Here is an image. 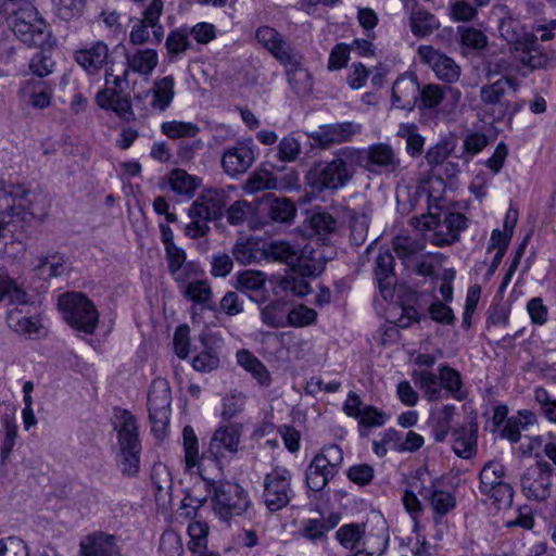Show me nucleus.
<instances>
[{"mask_svg": "<svg viewBox=\"0 0 556 556\" xmlns=\"http://www.w3.org/2000/svg\"><path fill=\"white\" fill-rule=\"evenodd\" d=\"M8 301L7 323L14 332L27 337L39 333L42 325L36 311L35 302L0 269V300Z\"/></svg>", "mask_w": 556, "mask_h": 556, "instance_id": "f257e3e1", "label": "nucleus"}, {"mask_svg": "<svg viewBox=\"0 0 556 556\" xmlns=\"http://www.w3.org/2000/svg\"><path fill=\"white\" fill-rule=\"evenodd\" d=\"M229 195L224 189H205L190 205L188 216L191 222L185 227L186 236L198 239L211 230L208 222L220 219Z\"/></svg>", "mask_w": 556, "mask_h": 556, "instance_id": "f03ea898", "label": "nucleus"}, {"mask_svg": "<svg viewBox=\"0 0 556 556\" xmlns=\"http://www.w3.org/2000/svg\"><path fill=\"white\" fill-rule=\"evenodd\" d=\"M115 418L114 429L119 446L117 465L124 476L135 477L140 469L141 451L137 420L126 409L116 410Z\"/></svg>", "mask_w": 556, "mask_h": 556, "instance_id": "7ed1b4c3", "label": "nucleus"}, {"mask_svg": "<svg viewBox=\"0 0 556 556\" xmlns=\"http://www.w3.org/2000/svg\"><path fill=\"white\" fill-rule=\"evenodd\" d=\"M519 89V81L514 76L503 75L497 80L483 85L480 88V102L483 111L493 122H501L506 116L513 117L519 110V104H514L511 97Z\"/></svg>", "mask_w": 556, "mask_h": 556, "instance_id": "20e7f679", "label": "nucleus"}, {"mask_svg": "<svg viewBox=\"0 0 556 556\" xmlns=\"http://www.w3.org/2000/svg\"><path fill=\"white\" fill-rule=\"evenodd\" d=\"M9 25L14 35L28 47L42 46L49 36L46 21L31 3H24L18 9H12Z\"/></svg>", "mask_w": 556, "mask_h": 556, "instance_id": "39448f33", "label": "nucleus"}, {"mask_svg": "<svg viewBox=\"0 0 556 556\" xmlns=\"http://www.w3.org/2000/svg\"><path fill=\"white\" fill-rule=\"evenodd\" d=\"M212 506L215 515L223 521L242 516L251 506L249 493L238 483L213 482Z\"/></svg>", "mask_w": 556, "mask_h": 556, "instance_id": "423d86ee", "label": "nucleus"}, {"mask_svg": "<svg viewBox=\"0 0 556 556\" xmlns=\"http://www.w3.org/2000/svg\"><path fill=\"white\" fill-rule=\"evenodd\" d=\"M479 491L498 509L513 505L514 489L505 481V467L497 460L485 463L479 473Z\"/></svg>", "mask_w": 556, "mask_h": 556, "instance_id": "0eeeda50", "label": "nucleus"}, {"mask_svg": "<svg viewBox=\"0 0 556 556\" xmlns=\"http://www.w3.org/2000/svg\"><path fill=\"white\" fill-rule=\"evenodd\" d=\"M265 260L285 263L290 268H298L303 275H316L319 271L312 248L306 245L301 249L285 240L266 243Z\"/></svg>", "mask_w": 556, "mask_h": 556, "instance_id": "6e6552de", "label": "nucleus"}, {"mask_svg": "<svg viewBox=\"0 0 556 556\" xmlns=\"http://www.w3.org/2000/svg\"><path fill=\"white\" fill-rule=\"evenodd\" d=\"M59 306L65 320L74 328L87 334H92L98 325L99 313L85 294L78 292L65 293L59 300Z\"/></svg>", "mask_w": 556, "mask_h": 556, "instance_id": "1a4fd4ad", "label": "nucleus"}, {"mask_svg": "<svg viewBox=\"0 0 556 556\" xmlns=\"http://www.w3.org/2000/svg\"><path fill=\"white\" fill-rule=\"evenodd\" d=\"M292 473L283 466H275L263 479L262 501L270 513L287 507L295 496L292 489Z\"/></svg>", "mask_w": 556, "mask_h": 556, "instance_id": "9d476101", "label": "nucleus"}, {"mask_svg": "<svg viewBox=\"0 0 556 556\" xmlns=\"http://www.w3.org/2000/svg\"><path fill=\"white\" fill-rule=\"evenodd\" d=\"M28 190L21 185L0 186V239L8 238L11 229V218L25 219L33 215L26 197Z\"/></svg>", "mask_w": 556, "mask_h": 556, "instance_id": "9b49d317", "label": "nucleus"}, {"mask_svg": "<svg viewBox=\"0 0 556 556\" xmlns=\"http://www.w3.org/2000/svg\"><path fill=\"white\" fill-rule=\"evenodd\" d=\"M554 468L546 460H538L520 475V489L529 501L544 502L552 493Z\"/></svg>", "mask_w": 556, "mask_h": 556, "instance_id": "f8f14e48", "label": "nucleus"}, {"mask_svg": "<svg viewBox=\"0 0 556 556\" xmlns=\"http://www.w3.org/2000/svg\"><path fill=\"white\" fill-rule=\"evenodd\" d=\"M172 392L168 382L164 379L153 380L148 394V410L151 430L162 435L169 421Z\"/></svg>", "mask_w": 556, "mask_h": 556, "instance_id": "ddd939ff", "label": "nucleus"}, {"mask_svg": "<svg viewBox=\"0 0 556 556\" xmlns=\"http://www.w3.org/2000/svg\"><path fill=\"white\" fill-rule=\"evenodd\" d=\"M243 426L238 422L220 425L213 433L206 455L219 466L232 458L239 450Z\"/></svg>", "mask_w": 556, "mask_h": 556, "instance_id": "4468645a", "label": "nucleus"}, {"mask_svg": "<svg viewBox=\"0 0 556 556\" xmlns=\"http://www.w3.org/2000/svg\"><path fill=\"white\" fill-rule=\"evenodd\" d=\"M346 154L337 155L334 160L326 164H317L306 175L307 184L314 191L337 189L343 186L348 178Z\"/></svg>", "mask_w": 556, "mask_h": 556, "instance_id": "2eb2a0df", "label": "nucleus"}, {"mask_svg": "<svg viewBox=\"0 0 556 556\" xmlns=\"http://www.w3.org/2000/svg\"><path fill=\"white\" fill-rule=\"evenodd\" d=\"M350 417L357 420V431L361 438H367L374 428L384 426L389 418L386 412L364 404L353 392H350Z\"/></svg>", "mask_w": 556, "mask_h": 556, "instance_id": "dca6fc26", "label": "nucleus"}, {"mask_svg": "<svg viewBox=\"0 0 556 556\" xmlns=\"http://www.w3.org/2000/svg\"><path fill=\"white\" fill-rule=\"evenodd\" d=\"M366 155L365 168L372 174L397 176L402 170V161L389 144H372L366 151Z\"/></svg>", "mask_w": 556, "mask_h": 556, "instance_id": "f3484780", "label": "nucleus"}, {"mask_svg": "<svg viewBox=\"0 0 556 556\" xmlns=\"http://www.w3.org/2000/svg\"><path fill=\"white\" fill-rule=\"evenodd\" d=\"M514 53H516L518 61L530 71L547 70L556 63V52L539 43L535 34L531 40L528 39V42L519 47Z\"/></svg>", "mask_w": 556, "mask_h": 556, "instance_id": "a211bd4d", "label": "nucleus"}, {"mask_svg": "<svg viewBox=\"0 0 556 556\" xmlns=\"http://www.w3.org/2000/svg\"><path fill=\"white\" fill-rule=\"evenodd\" d=\"M255 161L254 146L248 142H237L225 149L222 156V167L230 177H238L248 172Z\"/></svg>", "mask_w": 556, "mask_h": 556, "instance_id": "6ab92c4d", "label": "nucleus"}, {"mask_svg": "<svg viewBox=\"0 0 556 556\" xmlns=\"http://www.w3.org/2000/svg\"><path fill=\"white\" fill-rule=\"evenodd\" d=\"M418 55L421 62L432 68L440 80L452 84L459 79L460 67L446 54L441 53L431 46H420L418 48Z\"/></svg>", "mask_w": 556, "mask_h": 556, "instance_id": "aec40b11", "label": "nucleus"}, {"mask_svg": "<svg viewBox=\"0 0 556 556\" xmlns=\"http://www.w3.org/2000/svg\"><path fill=\"white\" fill-rule=\"evenodd\" d=\"M420 85L417 75L406 72L399 76L392 87V105L396 109L412 111L418 103Z\"/></svg>", "mask_w": 556, "mask_h": 556, "instance_id": "412c9836", "label": "nucleus"}, {"mask_svg": "<svg viewBox=\"0 0 556 556\" xmlns=\"http://www.w3.org/2000/svg\"><path fill=\"white\" fill-rule=\"evenodd\" d=\"M74 59L88 75H97L109 59V47L104 41H96L74 52Z\"/></svg>", "mask_w": 556, "mask_h": 556, "instance_id": "4be33fe9", "label": "nucleus"}, {"mask_svg": "<svg viewBox=\"0 0 556 556\" xmlns=\"http://www.w3.org/2000/svg\"><path fill=\"white\" fill-rule=\"evenodd\" d=\"M255 37L280 63L295 62L294 50L276 29L269 26H262L256 30Z\"/></svg>", "mask_w": 556, "mask_h": 556, "instance_id": "5701e85b", "label": "nucleus"}, {"mask_svg": "<svg viewBox=\"0 0 556 556\" xmlns=\"http://www.w3.org/2000/svg\"><path fill=\"white\" fill-rule=\"evenodd\" d=\"M52 93V87L39 78L27 79L23 81L20 88V96L23 101L39 110L50 105Z\"/></svg>", "mask_w": 556, "mask_h": 556, "instance_id": "b1692460", "label": "nucleus"}, {"mask_svg": "<svg viewBox=\"0 0 556 556\" xmlns=\"http://www.w3.org/2000/svg\"><path fill=\"white\" fill-rule=\"evenodd\" d=\"M340 520L341 516L338 513H331L326 519L324 517L304 519L299 531L303 538L313 543L325 542L327 533L336 528Z\"/></svg>", "mask_w": 556, "mask_h": 556, "instance_id": "393cba45", "label": "nucleus"}, {"mask_svg": "<svg viewBox=\"0 0 556 556\" xmlns=\"http://www.w3.org/2000/svg\"><path fill=\"white\" fill-rule=\"evenodd\" d=\"M81 556H119L116 538L98 532L86 536L80 542Z\"/></svg>", "mask_w": 556, "mask_h": 556, "instance_id": "a878e982", "label": "nucleus"}, {"mask_svg": "<svg viewBox=\"0 0 556 556\" xmlns=\"http://www.w3.org/2000/svg\"><path fill=\"white\" fill-rule=\"evenodd\" d=\"M452 448L464 459L471 458L477 453L478 425L470 422L452 431Z\"/></svg>", "mask_w": 556, "mask_h": 556, "instance_id": "bb28decb", "label": "nucleus"}, {"mask_svg": "<svg viewBox=\"0 0 556 556\" xmlns=\"http://www.w3.org/2000/svg\"><path fill=\"white\" fill-rule=\"evenodd\" d=\"M498 33L511 52H515L519 47L526 45L528 39L531 40L534 35L532 31L527 30L525 25L511 15L504 16L498 24Z\"/></svg>", "mask_w": 556, "mask_h": 556, "instance_id": "cd10ccee", "label": "nucleus"}, {"mask_svg": "<svg viewBox=\"0 0 556 556\" xmlns=\"http://www.w3.org/2000/svg\"><path fill=\"white\" fill-rule=\"evenodd\" d=\"M96 102L101 109L111 110L125 121L135 117L130 101L126 97H122L116 89L104 88L98 91Z\"/></svg>", "mask_w": 556, "mask_h": 556, "instance_id": "c85d7f7f", "label": "nucleus"}, {"mask_svg": "<svg viewBox=\"0 0 556 556\" xmlns=\"http://www.w3.org/2000/svg\"><path fill=\"white\" fill-rule=\"evenodd\" d=\"M375 276L383 299L387 300L392 296L396 278L394 275V258L390 251L387 250L378 255Z\"/></svg>", "mask_w": 556, "mask_h": 556, "instance_id": "c756f323", "label": "nucleus"}, {"mask_svg": "<svg viewBox=\"0 0 556 556\" xmlns=\"http://www.w3.org/2000/svg\"><path fill=\"white\" fill-rule=\"evenodd\" d=\"M232 255L236 261L243 265L265 260V244L254 238H239L233 248Z\"/></svg>", "mask_w": 556, "mask_h": 556, "instance_id": "7c9ffc66", "label": "nucleus"}, {"mask_svg": "<svg viewBox=\"0 0 556 556\" xmlns=\"http://www.w3.org/2000/svg\"><path fill=\"white\" fill-rule=\"evenodd\" d=\"M175 79L172 75L156 79L147 94H152L151 108L154 111L164 112L175 97Z\"/></svg>", "mask_w": 556, "mask_h": 556, "instance_id": "2f4dec72", "label": "nucleus"}, {"mask_svg": "<svg viewBox=\"0 0 556 556\" xmlns=\"http://www.w3.org/2000/svg\"><path fill=\"white\" fill-rule=\"evenodd\" d=\"M166 55L169 63H175L192 48L188 34V26H180L170 30L165 40Z\"/></svg>", "mask_w": 556, "mask_h": 556, "instance_id": "473e14b6", "label": "nucleus"}, {"mask_svg": "<svg viewBox=\"0 0 556 556\" xmlns=\"http://www.w3.org/2000/svg\"><path fill=\"white\" fill-rule=\"evenodd\" d=\"M442 226L446 228L447 232L442 235L441 232L434 233L433 243L438 247H444L453 244L459 240V233L467 228V218L462 213H448L442 223Z\"/></svg>", "mask_w": 556, "mask_h": 556, "instance_id": "72a5a7b5", "label": "nucleus"}, {"mask_svg": "<svg viewBox=\"0 0 556 556\" xmlns=\"http://www.w3.org/2000/svg\"><path fill=\"white\" fill-rule=\"evenodd\" d=\"M151 482L154 488V496L157 503L165 504L172 498L173 480L168 467L163 463H156L151 469Z\"/></svg>", "mask_w": 556, "mask_h": 556, "instance_id": "f704fd0d", "label": "nucleus"}, {"mask_svg": "<svg viewBox=\"0 0 556 556\" xmlns=\"http://www.w3.org/2000/svg\"><path fill=\"white\" fill-rule=\"evenodd\" d=\"M536 422V415L531 410H519L517 415L507 418L501 430V438L510 443H517L521 438V431Z\"/></svg>", "mask_w": 556, "mask_h": 556, "instance_id": "c9c22d12", "label": "nucleus"}, {"mask_svg": "<svg viewBox=\"0 0 556 556\" xmlns=\"http://www.w3.org/2000/svg\"><path fill=\"white\" fill-rule=\"evenodd\" d=\"M455 410L456 407L451 404L431 410L429 424L437 442H443L446 439L451 430Z\"/></svg>", "mask_w": 556, "mask_h": 556, "instance_id": "e433bc0d", "label": "nucleus"}, {"mask_svg": "<svg viewBox=\"0 0 556 556\" xmlns=\"http://www.w3.org/2000/svg\"><path fill=\"white\" fill-rule=\"evenodd\" d=\"M442 391L445 390L453 399L463 401L467 397L462 375L458 370L448 365H441L438 368Z\"/></svg>", "mask_w": 556, "mask_h": 556, "instance_id": "4c0bfd02", "label": "nucleus"}, {"mask_svg": "<svg viewBox=\"0 0 556 556\" xmlns=\"http://www.w3.org/2000/svg\"><path fill=\"white\" fill-rule=\"evenodd\" d=\"M127 68L140 75H150L159 64V55L154 49H139L126 56Z\"/></svg>", "mask_w": 556, "mask_h": 556, "instance_id": "58836bf2", "label": "nucleus"}, {"mask_svg": "<svg viewBox=\"0 0 556 556\" xmlns=\"http://www.w3.org/2000/svg\"><path fill=\"white\" fill-rule=\"evenodd\" d=\"M180 292L189 301L204 305L211 311H215V306L212 305L213 291L206 280L195 279L190 281L184 286Z\"/></svg>", "mask_w": 556, "mask_h": 556, "instance_id": "ea45409f", "label": "nucleus"}, {"mask_svg": "<svg viewBox=\"0 0 556 556\" xmlns=\"http://www.w3.org/2000/svg\"><path fill=\"white\" fill-rule=\"evenodd\" d=\"M238 364L249 371L261 386L270 384V375L265 365L248 350L237 352Z\"/></svg>", "mask_w": 556, "mask_h": 556, "instance_id": "a19ab883", "label": "nucleus"}, {"mask_svg": "<svg viewBox=\"0 0 556 556\" xmlns=\"http://www.w3.org/2000/svg\"><path fill=\"white\" fill-rule=\"evenodd\" d=\"M36 270L43 278L61 277L70 271V263L64 255L54 253L39 257Z\"/></svg>", "mask_w": 556, "mask_h": 556, "instance_id": "79ce46f5", "label": "nucleus"}, {"mask_svg": "<svg viewBox=\"0 0 556 556\" xmlns=\"http://www.w3.org/2000/svg\"><path fill=\"white\" fill-rule=\"evenodd\" d=\"M294 63H281L287 67L288 81L295 93H306L311 87L309 73L300 64V55L294 52Z\"/></svg>", "mask_w": 556, "mask_h": 556, "instance_id": "37998d69", "label": "nucleus"}, {"mask_svg": "<svg viewBox=\"0 0 556 556\" xmlns=\"http://www.w3.org/2000/svg\"><path fill=\"white\" fill-rule=\"evenodd\" d=\"M409 25L412 33L417 37H425L439 28L437 17L422 9L416 8L410 12Z\"/></svg>", "mask_w": 556, "mask_h": 556, "instance_id": "c03bdc74", "label": "nucleus"}, {"mask_svg": "<svg viewBox=\"0 0 556 556\" xmlns=\"http://www.w3.org/2000/svg\"><path fill=\"white\" fill-rule=\"evenodd\" d=\"M413 380L422 390L428 401H437L442 397V386L439 375L428 370H415Z\"/></svg>", "mask_w": 556, "mask_h": 556, "instance_id": "a18cd8bd", "label": "nucleus"}, {"mask_svg": "<svg viewBox=\"0 0 556 556\" xmlns=\"http://www.w3.org/2000/svg\"><path fill=\"white\" fill-rule=\"evenodd\" d=\"M336 475L332 470H328L320 462L313 458L305 472L306 485L308 490L319 492L324 490Z\"/></svg>", "mask_w": 556, "mask_h": 556, "instance_id": "49530a36", "label": "nucleus"}, {"mask_svg": "<svg viewBox=\"0 0 556 556\" xmlns=\"http://www.w3.org/2000/svg\"><path fill=\"white\" fill-rule=\"evenodd\" d=\"M393 250L403 262L422 251L426 241L420 236L399 235L393 238Z\"/></svg>", "mask_w": 556, "mask_h": 556, "instance_id": "de8ad7c7", "label": "nucleus"}, {"mask_svg": "<svg viewBox=\"0 0 556 556\" xmlns=\"http://www.w3.org/2000/svg\"><path fill=\"white\" fill-rule=\"evenodd\" d=\"M421 495L429 501L435 515L441 517L447 515L456 506L455 496L447 491L431 489L425 490Z\"/></svg>", "mask_w": 556, "mask_h": 556, "instance_id": "09e8293b", "label": "nucleus"}, {"mask_svg": "<svg viewBox=\"0 0 556 556\" xmlns=\"http://www.w3.org/2000/svg\"><path fill=\"white\" fill-rule=\"evenodd\" d=\"M397 136L405 139L406 152L412 157H419L424 152L426 139L422 137L415 124H401Z\"/></svg>", "mask_w": 556, "mask_h": 556, "instance_id": "8fccbe9b", "label": "nucleus"}, {"mask_svg": "<svg viewBox=\"0 0 556 556\" xmlns=\"http://www.w3.org/2000/svg\"><path fill=\"white\" fill-rule=\"evenodd\" d=\"M296 210L289 199L275 198L267 203V216L271 222L287 224L295 216Z\"/></svg>", "mask_w": 556, "mask_h": 556, "instance_id": "3c124183", "label": "nucleus"}, {"mask_svg": "<svg viewBox=\"0 0 556 556\" xmlns=\"http://www.w3.org/2000/svg\"><path fill=\"white\" fill-rule=\"evenodd\" d=\"M445 98V87L435 84H428L420 87L418 97L419 109L430 112H438L440 104Z\"/></svg>", "mask_w": 556, "mask_h": 556, "instance_id": "603ef678", "label": "nucleus"}, {"mask_svg": "<svg viewBox=\"0 0 556 556\" xmlns=\"http://www.w3.org/2000/svg\"><path fill=\"white\" fill-rule=\"evenodd\" d=\"M287 304L280 301L268 303L261 309L262 321L273 328L287 326Z\"/></svg>", "mask_w": 556, "mask_h": 556, "instance_id": "864d4df0", "label": "nucleus"}, {"mask_svg": "<svg viewBox=\"0 0 556 556\" xmlns=\"http://www.w3.org/2000/svg\"><path fill=\"white\" fill-rule=\"evenodd\" d=\"M312 276L301 274L298 268H290V273L280 280L279 287L286 292L303 296L309 292V285L305 278Z\"/></svg>", "mask_w": 556, "mask_h": 556, "instance_id": "5fc2aeb1", "label": "nucleus"}, {"mask_svg": "<svg viewBox=\"0 0 556 556\" xmlns=\"http://www.w3.org/2000/svg\"><path fill=\"white\" fill-rule=\"evenodd\" d=\"M168 184L170 189L180 195L192 197L197 189L195 178L186 170L176 168L168 175Z\"/></svg>", "mask_w": 556, "mask_h": 556, "instance_id": "6e6d98bb", "label": "nucleus"}, {"mask_svg": "<svg viewBox=\"0 0 556 556\" xmlns=\"http://www.w3.org/2000/svg\"><path fill=\"white\" fill-rule=\"evenodd\" d=\"M162 132L169 139L193 138L200 128L197 124L181 121H168L161 125Z\"/></svg>", "mask_w": 556, "mask_h": 556, "instance_id": "4d7b16f0", "label": "nucleus"}, {"mask_svg": "<svg viewBox=\"0 0 556 556\" xmlns=\"http://www.w3.org/2000/svg\"><path fill=\"white\" fill-rule=\"evenodd\" d=\"M455 143L452 140H441L437 144L430 147L425 159L431 169L445 163L446 159L453 153Z\"/></svg>", "mask_w": 556, "mask_h": 556, "instance_id": "13d9d810", "label": "nucleus"}, {"mask_svg": "<svg viewBox=\"0 0 556 556\" xmlns=\"http://www.w3.org/2000/svg\"><path fill=\"white\" fill-rule=\"evenodd\" d=\"M369 217L365 213H350V244L359 245L367 238Z\"/></svg>", "mask_w": 556, "mask_h": 556, "instance_id": "bf43d9fd", "label": "nucleus"}, {"mask_svg": "<svg viewBox=\"0 0 556 556\" xmlns=\"http://www.w3.org/2000/svg\"><path fill=\"white\" fill-rule=\"evenodd\" d=\"M182 441L186 465L188 468H193L199 464V442L191 426H186L184 428Z\"/></svg>", "mask_w": 556, "mask_h": 556, "instance_id": "052dcab7", "label": "nucleus"}, {"mask_svg": "<svg viewBox=\"0 0 556 556\" xmlns=\"http://www.w3.org/2000/svg\"><path fill=\"white\" fill-rule=\"evenodd\" d=\"M317 318L315 309L305 305H298L292 309H288L287 326L305 327L312 325Z\"/></svg>", "mask_w": 556, "mask_h": 556, "instance_id": "680f3d73", "label": "nucleus"}, {"mask_svg": "<svg viewBox=\"0 0 556 556\" xmlns=\"http://www.w3.org/2000/svg\"><path fill=\"white\" fill-rule=\"evenodd\" d=\"M276 187V179L268 170H256L247 180L245 189L251 193L270 190Z\"/></svg>", "mask_w": 556, "mask_h": 556, "instance_id": "e2e57ef3", "label": "nucleus"}, {"mask_svg": "<svg viewBox=\"0 0 556 556\" xmlns=\"http://www.w3.org/2000/svg\"><path fill=\"white\" fill-rule=\"evenodd\" d=\"M314 458L325 465L328 470L337 473L343 463V451L338 445L331 444L325 446Z\"/></svg>", "mask_w": 556, "mask_h": 556, "instance_id": "0e129e2a", "label": "nucleus"}, {"mask_svg": "<svg viewBox=\"0 0 556 556\" xmlns=\"http://www.w3.org/2000/svg\"><path fill=\"white\" fill-rule=\"evenodd\" d=\"M253 206L245 200L235 201L226 211L227 222L232 226L242 225L252 214Z\"/></svg>", "mask_w": 556, "mask_h": 556, "instance_id": "69168bd1", "label": "nucleus"}, {"mask_svg": "<svg viewBox=\"0 0 556 556\" xmlns=\"http://www.w3.org/2000/svg\"><path fill=\"white\" fill-rule=\"evenodd\" d=\"M301 153L300 142L291 135L285 136L277 146V156L283 163L294 162Z\"/></svg>", "mask_w": 556, "mask_h": 556, "instance_id": "338daca9", "label": "nucleus"}, {"mask_svg": "<svg viewBox=\"0 0 556 556\" xmlns=\"http://www.w3.org/2000/svg\"><path fill=\"white\" fill-rule=\"evenodd\" d=\"M0 556H29V549L24 540L11 535L0 539Z\"/></svg>", "mask_w": 556, "mask_h": 556, "instance_id": "774afa93", "label": "nucleus"}]
</instances>
